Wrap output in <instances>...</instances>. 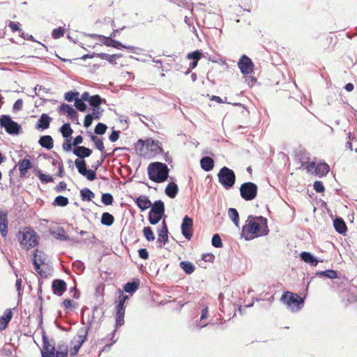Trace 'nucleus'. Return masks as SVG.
I'll list each match as a JSON object with an SVG mask.
<instances>
[{
  "instance_id": "1",
  "label": "nucleus",
  "mask_w": 357,
  "mask_h": 357,
  "mask_svg": "<svg viewBox=\"0 0 357 357\" xmlns=\"http://www.w3.org/2000/svg\"><path fill=\"white\" fill-rule=\"evenodd\" d=\"M268 231L266 218L263 216L249 215L246 225L242 228L241 236L246 241H250L255 237L266 236Z\"/></svg>"
},
{
  "instance_id": "2",
  "label": "nucleus",
  "mask_w": 357,
  "mask_h": 357,
  "mask_svg": "<svg viewBox=\"0 0 357 357\" xmlns=\"http://www.w3.org/2000/svg\"><path fill=\"white\" fill-rule=\"evenodd\" d=\"M109 155V153H102L100 159L91 166L92 169L86 168V163L84 160L76 159L75 160V165L81 175L85 176L89 181H92L96 178V170L102 165L106 157Z\"/></svg>"
},
{
  "instance_id": "3",
  "label": "nucleus",
  "mask_w": 357,
  "mask_h": 357,
  "mask_svg": "<svg viewBox=\"0 0 357 357\" xmlns=\"http://www.w3.org/2000/svg\"><path fill=\"white\" fill-rule=\"evenodd\" d=\"M147 170L149 179L155 183H162L169 177L167 165L162 162H151L149 165Z\"/></svg>"
},
{
  "instance_id": "4",
  "label": "nucleus",
  "mask_w": 357,
  "mask_h": 357,
  "mask_svg": "<svg viewBox=\"0 0 357 357\" xmlns=\"http://www.w3.org/2000/svg\"><path fill=\"white\" fill-rule=\"evenodd\" d=\"M17 236L21 245L26 250L36 246L38 243L37 233L30 228H26L24 231H19Z\"/></svg>"
},
{
  "instance_id": "5",
  "label": "nucleus",
  "mask_w": 357,
  "mask_h": 357,
  "mask_svg": "<svg viewBox=\"0 0 357 357\" xmlns=\"http://www.w3.org/2000/svg\"><path fill=\"white\" fill-rule=\"evenodd\" d=\"M151 207L148 220L150 224L154 225L158 224L165 215V204L162 200H157L154 202Z\"/></svg>"
},
{
  "instance_id": "6",
  "label": "nucleus",
  "mask_w": 357,
  "mask_h": 357,
  "mask_svg": "<svg viewBox=\"0 0 357 357\" xmlns=\"http://www.w3.org/2000/svg\"><path fill=\"white\" fill-rule=\"evenodd\" d=\"M218 177L220 183L227 190L231 188L236 181L234 172L227 167L220 169Z\"/></svg>"
},
{
  "instance_id": "7",
  "label": "nucleus",
  "mask_w": 357,
  "mask_h": 357,
  "mask_svg": "<svg viewBox=\"0 0 357 357\" xmlns=\"http://www.w3.org/2000/svg\"><path fill=\"white\" fill-rule=\"evenodd\" d=\"M280 300L292 311L294 310V308H296V311L301 310L304 303L303 298H301L298 294L289 291L283 293Z\"/></svg>"
},
{
  "instance_id": "8",
  "label": "nucleus",
  "mask_w": 357,
  "mask_h": 357,
  "mask_svg": "<svg viewBox=\"0 0 357 357\" xmlns=\"http://www.w3.org/2000/svg\"><path fill=\"white\" fill-rule=\"evenodd\" d=\"M0 126L3 128L7 133L12 135H17L22 130L21 126L12 120L11 117L7 114L0 116Z\"/></svg>"
},
{
  "instance_id": "9",
  "label": "nucleus",
  "mask_w": 357,
  "mask_h": 357,
  "mask_svg": "<svg viewBox=\"0 0 357 357\" xmlns=\"http://www.w3.org/2000/svg\"><path fill=\"white\" fill-rule=\"evenodd\" d=\"M301 160V158H300ZM303 167L307 170L309 172L314 173L316 175L319 176H326L329 170V165L326 162H319L316 164L315 162L302 161L301 160Z\"/></svg>"
},
{
  "instance_id": "10",
  "label": "nucleus",
  "mask_w": 357,
  "mask_h": 357,
  "mask_svg": "<svg viewBox=\"0 0 357 357\" xmlns=\"http://www.w3.org/2000/svg\"><path fill=\"white\" fill-rule=\"evenodd\" d=\"M94 316L93 314L91 316V318H89L87 321V326L86 327H82L79 328V330L77 332V340H76L77 344H75L71 350L72 355H76L80 347H82V344L86 340L89 330L92 326V322L93 321Z\"/></svg>"
},
{
  "instance_id": "11",
  "label": "nucleus",
  "mask_w": 357,
  "mask_h": 357,
  "mask_svg": "<svg viewBox=\"0 0 357 357\" xmlns=\"http://www.w3.org/2000/svg\"><path fill=\"white\" fill-rule=\"evenodd\" d=\"M241 197L245 201L253 200L257 195L258 187L252 182L243 183L240 187Z\"/></svg>"
},
{
  "instance_id": "12",
  "label": "nucleus",
  "mask_w": 357,
  "mask_h": 357,
  "mask_svg": "<svg viewBox=\"0 0 357 357\" xmlns=\"http://www.w3.org/2000/svg\"><path fill=\"white\" fill-rule=\"evenodd\" d=\"M52 341L53 342L52 344L49 341L45 333L43 332V349L41 351L42 357H54L55 343L53 340Z\"/></svg>"
},
{
  "instance_id": "13",
  "label": "nucleus",
  "mask_w": 357,
  "mask_h": 357,
  "mask_svg": "<svg viewBox=\"0 0 357 357\" xmlns=\"http://www.w3.org/2000/svg\"><path fill=\"white\" fill-rule=\"evenodd\" d=\"M193 220L188 215H185L181 223V233L183 236L187 239L190 240L193 234Z\"/></svg>"
},
{
  "instance_id": "14",
  "label": "nucleus",
  "mask_w": 357,
  "mask_h": 357,
  "mask_svg": "<svg viewBox=\"0 0 357 357\" xmlns=\"http://www.w3.org/2000/svg\"><path fill=\"white\" fill-rule=\"evenodd\" d=\"M241 72L244 75L251 73L254 69V63L246 55H243L238 63Z\"/></svg>"
},
{
  "instance_id": "15",
  "label": "nucleus",
  "mask_w": 357,
  "mask_h": 357,
  "mask_svg": "<svg viewBox=\"0 0 357 357\" xmlns=\"http://www.w3.org/2000/svg\"><path fill=\"white\" fill-rule=\"evenodd\" d=\"M158 237L157 239L158 248H161L168 242V228L165 219L162 220V227L158 230Z\"/></svg>"
},
{
  "instance_id": "16",
  "label": "nucleus",
  "mask_w": 357,
  "mask_h": 357,
  "mask_svg": "<svg viewBox=\"0 0 357 357\" xmlns=\"http://www.w3.org/2000/svg\"><path fill=\"white\" fill-rule=\"evenodd\" d=\"M66 287L65 281L61 279H55L52 283L53 293L59 296L66 291Z\"/></svg>"
},
{
  "instance_id": "17",
  "label": "nucleus",
  "mask_w": 357,
  "mask_h": 357,
  "mask_svg": "<svg viewBox=\"0 0 357 357\" xmlns=\"http://www.w3.org/2000/svg\"><path fill=\"white\" fill-rule=\"evenodd\" d=\"M146 147L154 154H159L163 153V149L161 146V143L158 140H154L151 138L146 140Z\"/></svg>"
},
{
  "instance_id": "18",
  "label": "nucleus",
  "mask_w": 357,
  "mask_h": 357,
  "mask_svg": "<svg viewBox=\"0 0 357 357\" xmlns=\"http://www.w3.org/2000/svg\"><path fill=\"white\" fill-rule=\"evenodd\" d=\"M92 151L84 146H77L73 149V154L77 156L79 160H84V158L89 157Z\"/></svg>"
},
{
  "instance_id": "19",
  "label": "nucleus",
  "mask_w": 357,
  "mask_h": 357,
  "mask_svg": "<svg viewBox=\"0 0 357 357\" xmlns=\"http://www.w3.org/2000/svg\"><path fill=\"white\" fill-rule=\"evenodd\" d=\"M52 118L47 114H42L36 124V128L38 130H45L49 128Z\"/></svg>"
},
{
  "instance_id": "20",
  "label": "nucleus",
  "mask_w": 357,
  "mask_h": 357,
  "mask_svg": "<svg viewBox=\"0 0 357 357\" xmlns=\"http://www.w3.org/2000/svg\"><path fill=\"white\" fill-rule=\"evenodd\" d=\"M135 202L142 211L150 208L153 204L150 199L144 195L137 197Z\"/></svg>"
},
{
  "instance_id": "21",
  "label": "nucleus",
  "mask_w": 357,
  "mask_h": 357,
  "mask_svg": "<svg viewBox=\"0 0 357 357\" xmlns=\"http://www.w3.org/2000/svg\"><path fill=\"white\" fill-rule=\"evenodd\" d=\"M60 112L66 114L72 120L77 119V112L71 105L65 103L61 104Z\"/></svg>"
},
{
  "instance_id": "22",
  "label": "nucleus",
  "mask_w": 357,
  "mask_h": 357,
  "mask_svg": "<svg viewBox=\"0 0 357 357\" xmlns=\"http://www.w3.org/2000/svg\"><path fill=\"white\" fill-rule=\"evenodd\" d=\"M20 176L23 178L26 176L28 170L32 167V164L29 159L24 158L18 163Z\"/></svg>"
},
{
  "instance_id": "23",
  "label": "nucleus",
  "mask_w": 357,
  "mask_h": 357,
  "mask_svg": "<svg viewBox=\"0 0 357 357\" xmlns=\"http://www.w3.org/2000/svg\"><path fill=\"white\" fill-rule=\"evenodd\" d=\"M301 259L307 264L312 266H316L319 262V260L310 252H302L300 254Z\"/></svg>"
},
{
  "instance_id": "24",
  "label": "nucleus",
  "mask_w": 357,
  "mask_h": 357,
  "mask_svg": "<svg viewBox=\"0 0 357 357\" xmlns=\"http://www.w3.org/2000/svg\"><path fill=\"white\" fill-rule=\"evenodd\" d=\"M33 266L36 272L40 275L41 278H47L51 275V269L47 267H41L40 263H37V260H33Z\"/></svg>"
},
{
  "instance_id": "25",
  "label": "nucleus",
  "mask_w": 357,
  "mask_h": 357,
  "mask_svg": "<svg viewBox=\"0 0 357 357\" xmlns=\"http://www.w3.org/2000/svg\"><path fill=\"white\" fill-rule=\"evenodd\" d=\"M13 317L10 309H7L3 315L0 317V330H4Z\"/></svg>"
},
{
  "instance_id": "26",
  "label": "nucleus",
  "mask_w": 357,
  "mask_h": 357,
  "mask_svg": "<svg viewBox=\"0 0 357 357\" xmlns=\"http://www.w3.org/2000/svg\"><path fill=\"white\" fill-rule=\"evenodd\" d=\"M201 167L206 172H209L213 169L214 160L209 156H204L200 160Z\"/></svg>"
},
{
  "instance_id": "27",
  "label": "nucleus",
  "mask_w": 357,
  "mask_h": 357,
  "mask_svg": "<svg viewBox=\"0 0 357 357\" xmlns=\"http://www.w3.org/2000/svg\"><path fill=\"white\" fill-rule=\"evenodd\" d=\"M0 233L3 237H5L8 233V220L6 213L0 212Z\"/></svg>"
},
{
  "instance_id": "28",
  "label": "nucleus",
  "mask_w": 357,
  "mask_h": 357,
  "mask_svg": "<svg viewBox=\"0 0 357 357\" xmlns=\"http://www.w3.org/2000/svg\"><path fill=\"white\" fill-rule=\"evenodd\" d=\"M333 226L337 232L343 234L347 231V225L342 218L337 217L333 220Z\"/></svg>"
},
{
  "instance_id": "29",
  "label": "nucleus",
  "mask_w": 357,
  "mask_h": 357,
  "mask_svg": "<svg viewBox=\"0 0 357 357\" xmlns=\"http://www.w3.org/2000/svg\"><path fill=\"white\" fill-rule=\"evenodd\" d=\"M39 144L48 150L51 149L54 146V141L50 135L41 136L38 141Z\"/></svg>"
},
{
  "instance_id": "30",
  "label": "nucleus",
  "mask_w": 357,
  "mask_h": 357,
  "mask_svg": "<svg viewBox=\"0 0 357 357\" xmlns=\"http://www.w3.org/2000/svg\"><path fill=\"white\" fill-rule=\"evenodd\" d=\"M165 194L170 198H174L178 192L177 184L174 182L169 183L165 188Z\"/></svg>"
},
{
  "instance_id": "31",
  "label": "nucleus",
  "mask_w": 357,
  "mask_h": 357,
  "mask_svg": "<svg viewBox=\"0 0 357 357\" xmlns=\"http://www.w3.org/2000/svg\"><path fill=\"white\" fill-rule=\"evenodd\" d=\"M139 287V281L138 279L132 280V282H127L124 287L123 289L126 292L129 294L135 293Z\"/></svg>"
},
{
  "instance_id": "32",
  "label": "nucleus",
  "mask_w": 357,
  "mask_h": 357,
  "mask_svg": "<svg viewBox=\"0 0 357 357\" xmlns=\"http://www.w3.org/2000/svg\"><path fill=\"white\" fill-rule=\"evenodd\" d=\"M180 267L188 275L192 273L195 269V265L188 261H183L180 262Z\"/></svg>"
},
{
  "instance_id": "33",
  "label": "nucleus",
  "mask_w": 357,
  "mask_h": 357,
  "mask_svg": "<svg viewBox=\"0 0 357 357\" xmlns=\"http://www.w3.org/2000/svg\"><path fill=\"white\" fill-rule=\"evenodd\" d=\"M97 56L102 59L107 60L110 63H114L116 60L121 57V54H108L105 53H98Z\"/></svg>"
},
{
  "instance_id": "34",
  "label": "nucleus",
  "mask_w": 357,
  "mask_h": 357,
  "mask_svg": "<svg viewBox=\"0 0 357 357\" xmlns=\"http://www.w3.org/2000/svg\"><path fill=\"white\" fill-rule=\"evenodd\" d=\"M60 132L62 134V136L65 139L71 138V135L73 132V129L70 127V124L69 123H64L59 129Z\"/></svg>"
},
{
  "instance_id": "35",
  "label": "nucleus",
  "mask_w": 357,
  "mask_h": 357,
  "mask_svg": "<svg viewBox=\"0 0 357 357\" xmlns=\"http://www.w3.org/2000/svg\"><path fill=\"white\" fill-rule=\"evenodd\" d=\"M100 222L103 225L111 226L114 222V218L109 213L104 212L102 214Z\"/></svg>"
},
{
  "instance_id": "36",
  "label": "nucleus",
  "mask_w": 357,
  "mask_h": 357,
  "mask_svg": "<svg viewBox=\"0 0 357 357\" xmlns=\"http://www.w3.org/2000/svg\"><path fill=\"white\" fill-rule=\"evenodd\" d=\"M68 346L66 344H59L54 357H68Z\"/></svg>"
},
{
  "instance_id": "37",
  "label": "nucleus",
  "mask_w": 357,
  "mask_h": 357,
  "mask_svg": "<svg viewBox=\"0 0 357 357\" xmlns=\"http://www.w3.org/2000/svg\"><path fill=\"white\" fill-rule=\"evenodd\" d=\"M89 136L91 140L95 144L96 148L101 151L102 153H105V146L102 140L93 134H90Z\"/></svg>"
},
{
  "instance_id": "38",
  "label": "nucleus",
  "mask_w": 357,
  "mask_h": 357,
  "mask_svg": "<svg viewBox=\"0 0 357 357\" xmlns=\"http://www.w3.org/2000/svg\"><path fill=\"white\" fill-rule=\"evenodd\" d=\"M80 196L83 201H91L94 197V193L87 188H83L80 190Z\"/></svg>"
},
{
  "instance_id": "39",
  "label": "nucleus",
  "mask_w": 357,
  "mask_h": 357,
  "mask_svg": "<svg viewBox=\"0 0 357 357\" xmlns=\"http://www.w3.org/2000/svg\"><path fill=\"white\" fill-rule=\"evenodd\" d=\"M105 41L104 42V44L107 47H113L116 49L120 50L122 49L123 47H124V45H123L119 41L115 40L112 39L110 37L106 38L104 37Z\"/></svg>"
},
{
  "instance_id": "40",
  "label": "nucleus",
  "mask_w": 357,
  "mask_h": 357,
  "mask_svg": "<svg viewBox=\"0 0 357 357\" xmlns=\"http://www.w3.org/2000/svg\"><path fill=\"white\" fill-rule=\"evenodd\" d=\"M315 275L319 277L324 276V277H326L330 279H335L337 277V272L336 271L329 269V270L317 272L315 273Z\"/></svg>"
},
{
  "instance_id": "41",
  "label": "nucleus",
  "mask_w": 357,
  "mask_h": 357,
  "mask_svg": "<svg viewBox=\"0 0 357 357\" xmlns=\"http://www.w3.org/2000/svg\"><path fill=\"white\" fill-rule=\"evenodd\" d=\"M103 102H106V100L101 98L99 95L92 96L89 101V105L93 107V108L100 107V105Z\"/></svg>"
},
{
  "instance_id": "42",
  "label": "nucleus",
  "mask_w": 357,
  "mask_h": 357,
  "mask_svg": "<svg viewBox=\"0 0 357 357\" xmlns=\"http://www.w3.org/2000/svg\"><path fill=\"white\" fill-rule=\"evenodd\" d=\"M68 203L69 201L66 197L59 195L56 197V198L54 199L53 202V205L63 207L67 206Z\"/></svg>"
},
{
  "instance_id": "43",
  "label": "nucleus",
  "mask_w": 357,
  "mask_h": 357,
  "mask_svg": "<svg viewBox=\"0 0 357 357\" xmlns=\"http://www.w3.org/2000/svg\"><path fill=\"white\" fill-rule=\"evenodd\" d=\"M54 236L61 241H69V236L66 235L63 228H59L57 231H53Z\"/></svg>"
},
{
  "instance_id": "44",
  "label": "nucleus",
  "mask_w": 357,
  "mask_h": 357,
  "mask_svg": "<svg viewBox=\"0 0 357 357\" xmlns=\"http://www.w3.org/2000/svg\"><path fill=\"white\" fill-rule=\"evenodd\" d=\"M228 215L229 218L232 220V222L236 225L238 226V220L239 215L237 210L234 208H230L228 210Z\"/></svg>"
},
{
  "instance_id": "45",
  "label": "nucleus",
  "mask_w": 357,
  "mask_h": 357,
  "mask_svg": "<svg viewBox=\"0 0 357 357\" xmlns=\"http://www.w3.org/2000/svg\"><path fill=\"white\" fill-rule=\"evenodd\" d=\"M208 307H206L205 308H204L202 311V314H201V317H200V319L199 321H196V326H192V329L194 330L195 327L198 328H204V326H206L207 324H199V323L204 320V319H206L207 317V315H208Z\"/></svg>"
},
{
  "instance_id": "46",
  "label": "nucleus",
  "mask_w": 357,
  "mask_h": 357,
  "mask_svg": "<svg viewBox=\"0 0 357 357\" xmlns=\"http://www.w3.org/2000/svg\"><path fill=\"white\" fill-rule=\"evenodd\" d=\"M101 202L105 205H112L114 202V197L110 193H102L101 196Z\"/></svg>"
},
{
  "instance_id": "47",
  "label": "nucleus",
  "mask_w": 357,
  "mask_h": 357,
  "mask_svg": "<svg viewBox=\"0 0 357 357\" xmlns=\"http://www.w3.org/2000/svg\"><path fill=\"white\" fill-rule=\"evenodd\" d=\"M33 260H37V263H40V266L43 265L45 264L46 260L45 255L43 252L38 251L37 250L35 252L33 261Z\"/></svg>"
},
{
  "instance_id": "48",
  "label": "nucleus",
  "mask_w": 357,
  "mask_h": 357,
  "mask_svg": "<svg viewBox=\"0 0 357 357\" xmlns=\"http://www.w3.org/2000/svg\"><path fill=\"white\" fill-rule=\"evenodd\" d=\"M143 233L145 238L148 241H153L155 240V236L152 231V229L150 227H145L143 229Z\"/></svg>"
},
{
  "instance_id": "49",
  "label": "nucleus",
  "mask_w": 357,
  "mask_h": 357,
  "mask_svg": "<svg viewBox=\"0 0 357 357\" xmlns=\"http://www.w3.org/2000/svg\"><path fill=\"white\" fill-rule=\"evenodd\" d=\"M212 245L216 248L222 247V239L218 234H215L213 236L211 240Z\"/></svg>"
},
{
  "instance_id": "50",
  "label": "nucleus",
  "mask_w": 357,
  "mask_h": 357,
  "mask_svg": "<svg viewBox=\"0 0 357 357\" xmlns=\"http://www.w3.org/2000/svg\"><path fill=\"white\" fill-rule=\"evenodd\" d=\"M79 93L77 91H70L65 93L64 98L68 102L75 101L76 99H79L77 97Z\"/></svg>"
},
{
  "instance_id": "51",
  "label": "nucleus",
  "mask_w": 357,
  "mask_h": 357,
  "mask_svg": "<svg viewBox=\"0 0 357 357\" xmlns=\"http://www.w3.org/2000/svg\"><path fill=\"white\" fill-rule=\"evenodd\" d=\"M107 129V126L102 123H98L94 129V132L96 135H102L105 133L106 130Z\"/></svg>"
},
{
  "instance_id": "52",
  "label": "nucleus",
  "mask_w": 357,
  "mask_h": 357,
  "mask_svg": "<svg viewBox=\"0 0 357 357\" xmlns=\"http://www.w3.org/2000/svg\"><path fill=\"white\" fill-rule=\"evenodd\" d=\"M124 316L125 312H116V324L115 326L117 328L118 327H120L123 326L125 323L124 321Z\"/></svg>"
},
{
  "instance_id": "53",
  "label": "nucleus",
  "mask_w": 357,
  "mask_h": 357,
  "mask_svg": "<svg viewBox=\"0 0 357 357\" xmlns=\"http://www.w3.org/2000/svg\"><path fill=\"white\" fill-rule=\"evenodd\" d=\"M37 176L39 177L40 180L43 183H52L54 181L52 176H51L50 175H46V174L42 173L40 171L38 172Z\"/></svg>"
},
{
  "instance_id": "54",
  "label": "nucleus",
  "mask_w": 357,
  "mask_h": 357,
  "mask_svg": "<svg viewBox=\"0 0 357 357\" xmlns=\"http://www.w3.org/2000/svg\"><path fill=\"white\" fill-rule=\"evenodd\" d=\"M75 107L80 112H85L87 109V106L84 101L79 99H76L75 102Z\"/></svg>"
},
{
  "instance_id": "55",
  "label": "nucleus",
  "mask_w": 357,
  "mask_h": 357,
  "mask_svg": "<svg viewBox=\"0 0 357 357\" xmlns=\"http://www.w3.org/2000/svg\"><path fill=\"white\" fill-rule=\"evenodd\" d=\"M201 52H199V50H196L195 52L188 53L187 55V58L188 59L199 61V60L201 59Z\"/></svg>"
},
{
  "instance_id": "56",
  "label": "nucleus",
  "mask_w": 357,
  "mask_h": 357,
  "mask_svg": "<svg viewBox=\"0 0 357 357\" xmlns=\"http://www.w3.org/2000/svg\"><path fill=\"white\" fill-rule=\"evenodd\" d=\"M73 266L79 273H83L85 269L84 264L81 261H75L73 264Z\"/></svg>"
},
{
  "instance_id": "57",
  "label": "nucleus",
  "mask_w": 357,
  "mask_h": 357,
  "mask_svg": "<svg viewBox=\"0 0 357 357\" xmlns=\"http://www.w3.org/2000/svg\"><path fill=\"white\" fill-rule=\"evenodd\" d=\"M63 33H64V29L62 27H59V28L54 29L53 30L52 35L54 39H57V38H59L61 36H63Z\"/></svg>"
},
{
  "instance_id": "58",
  "label": "nucleus",
  "mask_w": 357,
  "mask_h": 357,
  "mask_svg": "<svg viewBox=\"0 0 357 357\" xmlns=\"http://www.w3.org/2000/svg\"><path fill=\"white\" fill-rule=\"evenodd\" d=\"M103 109L100 107H96L93 108V112L91 114L95 119H99L102 116Z\"/></svg>"
},
{
  "instance_id": "59",
  "label": "nucleus",
  "mask_w": 357,
  "mask_h": 357,
  "mask_svg": "<svg viewBox=\"0 0 357 357\" xmlns=\"http://www.w3.org/2000/svg\"><path fill=\"white\" fill-rule=\"evenodd\" d=\"M313 187H314V190L317 192L320 193V192H323L325 190V188L324 186L323 183L319 181H316L313 184Z\"/></svg>"
},
{
  "instance_id": "60",
  "label": "nucleus",
  "mask_w": 357,
  "mask_h": 357,
  "mask_svg": "<svg viewBox=\"0 0 357 357\" xmlns=\"http://www.w3.org/2000/svg\"><path fill=\"white\" fill-rule=\"evenodd\" d=\"M23 107V100L22 99L17 100L13 106V111L14 112H17L22 109Z\"/></svg>"
},
{
  "instance_id": "61",
  "label": "nucleus",
  "mask_w": 357,
  "mask_h": 357,
  "mask_svg": "<svg viewBox=\"0 0 357 357\" xmlns=\"http://www.w3.org/2000/svg\"><path fill=\"white\" fill-rule=\"evenodd\" d=\"M93 119H94V118L91 114L86 115L84 121V126L89 128L92 124Z\"/></svg>"
},
{
  "instance_id": "62",
  "label": "nucleus",
  "mask_w": 357,
  "mask_h": 357,
  "mask_svg": "<svg viewBox=\"0 0 357 357\" xmlns=\"http://www.w3.org/2000/svg\"><path fill=\"white\" fill-rule=\"evenodd\" d=\"M71 138L66 139L64 143L63 144V149L65 151H70L72 150L73 144L70 142Z\"/></svg>"
},
{
  "instance_id": "63",
  "label": "nucleus",
  "mask_w": 357,
  "mask_h": 357,
  "mask_svg": "<svg viewBox=\"0 0 357 357\" xmlns=\"http://www.w3.org/2000/svg\"><path fill=\"white\" fill-rule=\"evenodd\" d=\"M138 255L142 259H147L149 258V252L145 248H140L138 250Z\"/></svg>"
},
{
  "instance_id": "64",
  "label": "nucleus",
  "mask_w": 357,
  "mask_h": 357,
  "mask_svg": "<svg viewBox=\"0 0 357 357\" xmlns=\"http://www.w3.org/2000/svg\"><path fill=\"white\" fill-rule=\"evenodd\" d=\"M67 185L64 181H61L54 188V190L57 192H61L66 189Z\"/></svg>"
}]
</instances>
